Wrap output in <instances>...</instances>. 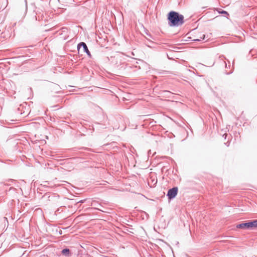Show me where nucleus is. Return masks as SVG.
I'll return each instance as SVG.
<instances>
[{
	"label": "nucleus",
	"instance_id": "obj_4",
	"mask_svg": "<svg viewBox=\"0 0 257 257\" xmlns=\"http://www.w3.org/2000/svg\"><path fill=\"white\" fill-rule=\"evenodd\" d=\"M248 229H251L257 227V219L248 222Z\"/></svg>",
	"mask_w": 257,
	"mask_h": 257
},
{
	"label": "nucleus",
	"instance_id": "obj_13",
	"mask_svg": "<svg viewBox=\"0 0 257 257\" xmlns=\"http://www.w3.org/2000/svg\"><path fill=\"white\" fill-rule=\"evenodd\" d=\"M227 135L226 134H225L223 135V136H225V139H226V137H227Z\"/></svg>",
	"mask_w": 257,
	"mask_h": 257
},
{
	"label": "nucleus",
	"instance_id": "obj_8",
	"mask_svg": "<svg viewBox=\"0 0 257 257\" xmlns=\"http://www.w3.org/2000/svg\"><path fill=\"white\" fill-rule=\"evenodd\" d=\"M219 13L222 14H226V15H228V13L226 11H223V10H222L221 11H219Z\"/></svg>",
	"mask_w": 257,
	"mask_h": 257
},
{
	"label": "nucleus",
	"instance_id": "obj_10",
	"mask_svg": "<svg viewBox=\"0 0 257 257\" xmlns=\"http://www.w3.org/2000/svg\"><path fill=\"white\" fill-rule=\"evenodd\" d=\"M25 4H26V11L27 10V0H25Z\"/></svg>",
	"mask_w": 257,
	"mask_h": 257
},
{
	"label": "nucleus",
	"instance_id": "obj_3",
	"mask_svg": "<svg viewBox=\"0 0 257 257\" xmlns=\"http://www.w3.org/2000/svg\"><path fill=\"white\" fill-rule=\"evenodd\" d=\"M81 47L83 48V51L87 54L88 56L89 57L91 58V55L90 52H89V50L88 49V47H87L86 44H85V43H84V42H80V43H79L78 44V45H77V50H78V51L80 50V49H81Z\"/></svg>",
	"mask_w": 257,
	"mask_h": 257
},
{
	"label": "nucleus",
	"instance_id": "obj_7",
	"mask_svg": "<svg viewBox=\"0 0 257 257\" xmlns=\"http://www.w3.org/2000/svg\"><path fill=\"white\" fill-rule=\"evenodd\" d=\"M205 35L203 34V35H202V37H201L200 38V39H194V41H200L204 40L205 39Z\"/></svg>",
	"mask_w": 257,
	"mask_h": 257
},
{
	"label": "nucleus",
	"instance_id": "obj_9",
	"mask_svg": "<svg viewBox=\"0 0 257 257\" xmlns=\"http://www.w3.org/2000/svg\"><path fill=\"white\" fill-rule=\"evenodd\" d=\"M62 31L63 32H65L67 31V29L66 28H62Z\"/></svg>",
	"mask_w": 257,
	"mask_h": 257
},
{
	"label": "nucleus",
	"instance_id": "obj_11",
	"mask_svg": "<svg viewBox=\"0 0 257 257\" xmlns=\"http://www.w3.org/2000/svg\"><path fill=\"white\" fill-rule=\"evenodd\" d=\"M165 92L167 93L170 94H172V93L171 92H170L169 91H165Z\"/></svg>",
	"mask_w": 257,
	"mask_h": 257
},
{
	"label": "nucleus",
	"instance_id": "obj_6",
	"mask_svg": "<svg viewBox=\"0 0 257 257\" xmlns=\"http://www.w3.org/2000/svg\"><path fill=\"white\" fill-rule=\"evenodd\" d=\"M62 254L65 255V256H69L71 255V252H70V250L68 248H64L63 249L62 251H61Z\"/></svg>",
	"mask_w": 257,
	"mask_h": 257
},
{
	"label": "nucleus",
	"instance_id": "obj_16",
	"mask_svg": "<svg viewBox=\"0 0 257 257\" xmlns=\"http://www.w3.org/2000/svg\"><path fill=\"white\" fill-rule=\"evenodd\" d=\"M230 73H231V72H228V73H227V74H230Z\"/></svg>",
	"mask_w": 257,
	"mask_h": 257
},
{
	"label": "nucleus",
	"instance_id": "obj_5",
	"mask_svg": "<svg viewBox=\"0 0 257 257\" xmlns=\"http://www.w3.org/2000/svg\"><path fill=\"white\" fill-rule=\"evenodd\" d=\"M236 228L243 229H248V222H244L236 225Z\"/></svg>",
	"mask_w": 257,
	"mask_h": 257
},
{
	"label": "nucleus",
	"instance_id": "obj_12",
	"mask_svg": "<svg viewBox=\"0 0 257 257\" xmlns=\"http://www.w3.org/2000/svg\"><path fill=\"white\" fill-rule=\"evenodd\" d=\"M153 182H155L154 184H156V183H157V180L155 181L154 180H153Z\"/></svg>",
	"mask_w": 257,
	"mask_h": 257
},
{
	"label": "nucleus",
	"instance_id": "obj_2",
	"mask_svg": "<svg viewBox=\"0 0 257 257\" xmlns=\"http://www.w3.org/2000/svg\"><path fill=\"white\" fill-rule=\"evenodd\" d=\"M178 188L177 187H174L171 189H170L167 193V196L168 197L169 200H171L174 198L177 194L178 193Z\"/></svg>",
	"mask_w": 257,
	"mask_h": 257
},
{
	"label": "nucleus",
	"instance_id": "obj_14",
	"mask_svg": "<svg viewBox=\"0 0 257 257\" xmlns=\"http://www.w3.org/2000/svg\"><path fill=\"white\" fill-rule=\"evenodd\" d=\"M224 63L225 65V67H227V64H226V62L224 61Z\"/></svg>",
	"mask_w": 257,
	"mask_h": 257
},
{
	"label": "nucleus",
	"instance_id": "obj_15",
	"mask_svg": "<svg viewBox=\"0 0 257 257\" xmlns=\"http://www.w3.org/2000/svg\"><path fill=\"white\" fill-rule=\"evenodd\" d=\"M79 202L83 203V200H81V201H80Z\"/></svg>",
	"mask_w": 257,
	"mask_h": 257
},
{
	"label": "nucleus",
	"instance_id": "obj_1",
	"mask_svg": "<svg viewBox=\"0 0 257 257\" xmlns=\"http://www.w3.org/2000/svg\"><path fill=\"white\" fill-rule=\"evenodd\" d=\"M184 16L178 12L171 11L168 14V25L170 27H178L184 23Z\"/></svg>",
	"mask_w": 257,
	"mask_h": 257
}]
</instances>
